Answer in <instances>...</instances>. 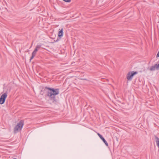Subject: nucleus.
<instances>
[{"instance_id": "423d86ee", "label": "nucleus", "mask_w": 159, "mask_h": 159, "mask_svg": "<svg viewBox=\"0 0 159 159\" xmlns=\"http://www.w3.org/2000/svg\"><path fill=\"white\" fill-rule=\"evenodd\" d=\"M63 29L62 28L59 31L58 33V37L56 40H54L55 42H58L61 38L63 36Z\"/></svg>"}, {"instance_id": "2eb2a0df", "label": "nucleus", "mask_w": 159, "mask_h": 159, "mask_svg": "<svg viewBox=\"0 0 159 159\" xmlns=\"http://www.w3.org/2000/svg\"><path fill=\"white\" fill-rule=\"evenodd\" d=\"M36 53H37V52H35V51H34L32 52V54L35 55L36 54Z\"/></svg>"}, {"instance_id": "4468645a", "label": "nucleus", "mask_w": 159, "mask_h": 159, "mask_svg": "<svg viewBox=\"0 0 159 159\" xmlns=\"http://www.w3.org/2000/svg\"><path fill=\"white\" fill-rule=\"evenodd\" d=\"M63 1L67 2H71V0H63Z\"/></svg>"}, {"instance_id": "20e7f679", "label": "nucleus", "mask_w": 159, "mask_h": 159, "mask_svg": "<svg viewBox=\"0 0 159 159\" xmlns=\"http://www.w3.org/2000/svg\"><path fill=\"white\" fill-rule=\"evenodd\" d=\"M138 73L136 71H131L129 72L127 75V79L128 80H131L133 77Z\"/></svg>"}, {"instance_id": "ddd939ff", "label": "nucleus", "mask_w": 159, "mask_h": 159, "mask_svg": "<svg viewBox=\"0 0 159 159\" xmlns=\"http://www.w3.org/2000/svg\"><path fill=\"white\" fill-rule=\"evenodd\" d=\"M79 79L81 80H88L86 78H80Z\"/></svg>"}, {"instance_id": "1a4fd4ad", "label": "nucleus", "mask_w": 159, "mask_h": 159, "mask_svg": "<svg viewBox=\"0 0 159 159\" xmlns=\"http://www.w3.org/2000/svg\"><path fill=\"white\" fill-rule=\"evenodd\" d=\"M155 139L158 148H159V138H158L157 137L155 136Z\"/></svg>"}, {"instance_id": "39448f33", "label": "nucleus", "mask_w": 159, "mask_h": 159, "mask_svg": "<svg viewBox=\"0 0 159 159\" xmlns=\"http://www.w3.org/2000/svg\"><path fill=\"white\" fill-rule=\"evenodd\" d=\"M49 89H50V87L47 86L43 87L40 92V94L43 95L45 93H47V95L48 96V91H49Z\"/></svg>"}, {"instance_id": "9d476101", "label": "nucleus", "mask_w": 159, "mask_h": 159, "mask_svg": "<svg viewBox=\"0 0 159 159\" xmlns=\"http://www.w3.org/2000/svg\"><path fill=\"white\" fill-rule=\"evenodd\" d=\"M41 47V45H37L36 46L35 48L34 49V51L35 52H37V51H38V49L40 48Z\"/></svg>"}, {"instance_id": "7ed1b4c3", "label": "nucleus", "mask_w": 159, "mask_h": 159, "mask_svg": "<svg viewBox=\"0 0 159 159\" xmlns=\"http://www.w3.org/2000/svg\"><path fill=\"white\" fill-rule=\"evenodd\" d=\"M24 125V121L23 120H20L19 123H18L15 126L14 131L15 133L19 132L21 130L23 126Z\"/></svg>"}, {"instance_id": "9b49d317", "label": "nucleus", "mask_w": 159, "mask_h": 159, "mask_svg": "<svg viewBox=\"0 0 159 159\" xmlns=\"http://www.w3.org/2000/svg\"><path fill=\"white\" fill-rule=\"evenodd\" d=\"M35 55H34L33 54H32L31 57L30 59V61H31L33 59V58H34V57H35Z\"/></svg>"}, {"instance_id": "f257e3e1", "label": "nucleus", "mask_w": 159, "mask_h": 159, "mask_svg": "<svg viewBox=\"0 0 159 159\" xmlns=\"http://www.w3.org/2000/svg\"><path fill=\"white\" fill-rule=\"evenodd\" d=\"M49 91L48 93V96L49 97V100L54 104H57L58 102L56 96L59 93V89L50 88Z\"/></svg>"}, {"instance_id": "0eeeda50", "label": "nucleus", "mask_w": 159, "mask_h": 159, "mask_svg": "<svg viewBox=\"0 0 159 159\" xmlns=\"http://www.w3.org/2000/svg\"><path fill=\"white\" fill-rule=\"evenodd\" d=\"M97 134L98 135V136L99 137V138H100V139L103 142L105 143V145L107 146H108V144L107 141L101 135L100 133H97Z\"/></svg>"}, {"instance_id": "f03ea898", "label": "nucleus", "mask_w": 159, "mask_h": 159, "mask_svg": "<svg viewBox=\"0 0 159 159\" xmlns=\"http://www.w3.org/2000/svg\"><path fill=\"white\" fill-rule=\"evenodd\" d=\"M4 91L5 93L1 96L0 98V104L1 105L4 103L7 98L8 93L11 91V88H5L4 89Z\"/></svg>"}, {"instance_id": "6e6552de", "label": "nucleus", "mask_w": 159, "mask_h": 159, "mask_svg": "<svg viewBox=\"0 0 159 159\" xmlns=\"http://www.w3.org/2000/svg\"><path fill=\"white\" fill-rule=\"evenodd\" d=\"M159 69V63L158 64H156L154 66H152L149 69L150 71H154L155 69L158 70Z\"/></svg>"}, {"instance_id": "dca6fc26", "label": "nucleus", "mask_w": 159, "mask_h": 159, "mask_svg": "<svg viewBox=\"0 0 159 159\" xmlns=\"http://www.w3.org/2000/svg\"><path fill=\"white\" fill-rule=\"evenodd\" d=\"M16 159V158H14V159Z\"/></svg>"}, {"instance_id": "f8f14e48", "label": "nucleus", "mask_w": 159, "mask_h": 159, "mask_svg": "<svg viewBox=\"0 0 159 159\" xmlns=\"http://www.w3.org/2000/svg\"><path fill=\"white\" fill-rule=\"evenodd\" d=\"M35 55H34L33 54H32L31 57L30 59V61H31L33 59V58H34V57H35Z\"/></svg>"}]
</instances>
